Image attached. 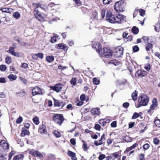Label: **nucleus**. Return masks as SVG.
Instances as JSON below:
<instances>
[{"label": "nucleus", "mask_w": 160, "mask_h": 160, "mask_svg": "<svg viewBox=\"0 0 160 160\" xmlns=\"http://www.w3.org/2000/svg\"><path fill=\"white\" fill-rule=\"evenodd\" d=\"M149 99L148 97L145 94L141 95L139 97L138 100L139 103L136 107L137 108H139L141 106H145L148 105L149 102Z\"/></svg>", "instance_id": "nucleus-1"}, {"label": "nucleus", "mask_w": 160, "mask_h": 160, "mask_svg": "<svg viewBox=\"0 0 160 160\" xmlns=\"http://www.w3.org/2000/svg\"><path fill=\"white\" fill-rule=\"evenodd\" d=\"M126 3L122 1L116 2L114 5V8L118 12H122L124 11Z\"/></svg>", "instance_id": "nucleus-2"}, {"label": "nucleus", "mask_w": 160, "mask_h": 160, "mask_svg": "<svg viewBox=\"0 0 160 160\" xmlns=\"http://www.w3.org/2000/svg\"><path fill=\"white\" fill-rule=\"evenodd\" d=\"M115 17L110 10H107L106 15V20L107 21L111 23H115Z\"/></svg>", "instance_id": "nucleus-3"}, {"label": "nucleus", "mask_w": 160, "mask_h": 160, "mask_svg": "<svg viewBox=\"0 0 160 160\" xmlns=\"http://www.w3.org/2000/svg\"><path fill=\"white\" fill-rule=\"evenodd\" d=\"M115 23H121L126 21V17L123 15L119 14L115 17Z\"/></svg>", "instance_id": "nucleus-4"}, {"label": "nucleus", "mask_w": 160, "mask_h": 160, "mask_svg": "<svg viewBox=\"0 0 160 160\" xmlns=\"http://www.w3.org/2000/svg\"><path fill=\"white\" fill-rule=\"evenodd\" d=\"M103 52L102 54L107 58H110L112 55V52L111 50L109 48H103Z\"/></svg>", "instance_id": "nucleus-5"}, {"label": "nucleus", "mask_w": 160, "mask_h": 160, "mask_svg": "<svg viewBox=\"0 0 160 160\" xmlns=\"http://www.w3.org/2000/svg\"><path fill=\"white\" fill-rule=\"evenodd\" d=\"M123 53V48L121 47H118L115 49V56L117 58L120 57Z\"/></svg>", "instance_id": "nucleus-6"}, {"label": "nucleus", "mask_w": 160, "mask_h": 160, "mask_svg": "<svg viewBox=\"0 0 160 160\" xmlns=\"http://www.w3.org/2000/svg\"><path fill=\"white\" fill-rule=\"evenodd\" d=\"M32 93L33 96L37 95H42L43 94L41 89L38 86L32 89Z\"/></svg>", "instance_id": "nucleus-7"}, {"label": "nucleus", "mask_w": 160, "mask_h": 160, "mask_svg": "<svg viewBox=\"0 0 160 160\" xmlns=\"http://www.w3.org/2000/svg\"><path fill=\"white\" fill-rule=\"evenodd\" d=\"M34 13L36 18L39 21H41L43 17L41 13L38 8H35L34 9Z\"/></svg>", "instance_id": "nucleus-8"}, {"label": "nucleus", "mask_w": 160, "mask_h": 160, "mask_svg": "<svg viewBox=\"0 0 160 160\" xmlns=\"http://www.w3.org/2000/svg\"><path fill=\"white\" fill-rule=\"evenodd\" d=\"M29 153L34 157H38L40 158H43V155L38 151L32 150L29 152Z\"/></svg>", "instance_id": "nucleus-9"}, {"label": "nucleus", "mask_w": 160, "mask_h": 160, "mask_svg": "<svg viewBox=\"0 0 160 160\" xmlns=\"http://www.w3.org/2000/svg\"><path fill=\"white\" fill-rule=\"evenodd\" d=\"M53 90L57 92H59L62 88V85L60 83L57 84L51 88Z\"/></svg>", "instance_id": "nucleus-10"}, {"label": "nucleus", "mask_w": 160, "mask_h": 160, "mask_svg": "<svg viewBox=\"0 0 160 160\" xmlns=\"http://www.w3.org/2000/svg\"><path fill=\"white\" fill-rule=\"evenodd\" d=\"M147 73V72L146 71L140 70L137 72L136 76L140 77H142L145 76Z\"/></svg>", "instance_id": "nucleus-11"}, {"label": "nucleus", "mask_w": 160, "mask_h": 160, "mask_svg": "<svg viewBox=\"0 0 160 160\" xmlns=\"http://www.w3.org/2000/svg\"><path fill=\"white\" fill-rule=\"evenodd\" d=\"M0 145L4 149H7L9 148V144L5 140L1 141L0 142Z\"/></svg>", "instance_id": "nucleus-12"}, {"label": "nucleus", "mask_w": 160, "mask_h": 160, "mask_svg": "<svg viewBox=\"0 0 160 160\" xmlns=\"http://www.w3.org/2000/svg\"><path fill=\"white\" fill-rule=\"evenodd\" d=\"M14 48L13 47H10L9 48L8 50V51L7 52H8L10 53L12 55L16 56V57H19V54L18 52H14Z\"/></svg>", "instance_id": "nucleus-13"}, {"label": "nucleus", "mask_w": 160, "mask_h": 160, "mask_svg": "<svg viewBox=\"0 0 160 160\" xmlns=\"http://www.w3.org/2000/svg\"><path fill=\"white\" fill-rule=\"evenodd\" d=\"M36 8H38H38H40L42 10L45 11L46 9L47 8L46 5L45 4H42V2H40L38 3H37L36 4Z\"/></svg>", "instance_id": "nucleus-14"}, {"label": "nucleus", "mask_w": 160, "mask_h": 160, "mask_svg": "<svg viewBox=\"0 0 160 160\" xmlns=\"http://www.w3.org/2000/svg\"><path fill=\"white\" fill-rule=\"evenodd\" d=\"M68 46L63 43H59L58 45L57 48L58 49H62L64 51L68 49Z\"/></svg>", "instance_id": "nucleus-15"}, {"label": "nucleus", "mask_w": 160, "mask_h": 160, "mask_svg": "<svg viewBox=\"0 0 160 160\" xmlns=\"http://www.w3.org/2000/svg\"><path fill=\"white\" fill-rule=\"evenodd\" d=\"M152 104L151 106L150 110L148 111L149 112L150 110H153L154 109V107H156L157 105V103L156 98H154L152 101Z\"/></svg>", "instance_id": "nucleus-16"}, {"label": "nucleus", "mask_w": 160, "mask_h": 160, "mask_svg": "<svg viewBox=\"0 0 160 160\" xmlns=\"http://www.w3.org/2000/svg\"><path fill=\"white\" fill-rule=\"evenodd\" d=\"M91 112V113L94 115H99L100 113V109L98 108H95L92 109Z\"/></svg>", "instance_id": "nucleus-17"}, {"label": "nucleus", "mask_w": 160, "mask_h": 160, "mask_svg": "<svg viewBox=\"0 0 160 160\" xmlns=\"http://www.w3.org/2000/svg\"><path fill=\"white\" fill-rule=\"evenodd\" d=\"M39 131L41 133L44 134L47 133L46 127L45 125H41L39 128Z\"/></svg>", "instance_id": "nucleus-18"}, {"label": "nucleus", "mask_w": 160, "mask_h": 160, "mask_svg": "<svg viewBox=\"0 0 160 160\" xmlns=\"http://www.w3.org/2000/svg\"><path fill=\"white\" fill-rule=\"evenodd\" d=\"M68 154L70 157H72V160H77V158L76 157V154L75 153L69 151L68 152Z\"/></svg>", "instance_id": "nucleus-19"}, {"label": "nucleus", "mask_w": 160, "mask_h": 160, "mask_svg": "<svg viewBox=\"0 0 160 160\" xmlns=\"http://www.w3.org/2000/svg\"><path fill=\"white\" fill-rule=\"evenodd\" d=\"M65 105V103L63 102H59L58 100H54V105L56 106L60 107L62 106V107L63 106Z\"/></svg>", "instance_id": "nucleus-20"}, {"label": "nucleus", "mask_w": 160, "mask_h": 160, "mask_svg": "<svg viewBox=\"0 0 160 160\" xmlns=\"http://www.w3.org/2000/svg\"><path fill=\"white\" fill-rule=\"evenodd\" d=\"M97 45H98V47H97L98 48L96 49V50L100 54L102 55V52L101 50L102 46L99 42H97Z\"/></svg>", "instance_id": "nucleus-21"}, {"label": "nucleus", "mask_w": 160, "mask_h": 160, "mask_svg": "<svg viewBox=\"0 0 160 160\" xmlns=\"http://www.w3.org/2000/svg\"><path fill=\"white\" fill-rule=\"evenodd\" d=\"M104 119H102L100 120L99 121V123L102 125L103 126H104L106 125L107 122H110L109 119H107L106 121H104Z\"/></svg>", "instance_id": "nucleus-22"}, {"label": "nucleus", "mask_w": 160, "mask_h": 160, "mask_svg": "<svg viewBox=\"0 0 160 160\" xmlns=\"http://www.w3.org/2000/svg\"><path fill=\"white\" fill-rule=\"evenodd\" d=\"M154 30L157 32H158L160 31V23L159 22L156 23L154 26Z\"/></svg>", "instance_id": "nucleus-23"}, {"label": "nucleus", "mask_w": 160, "mask_h": 160, "mask_svg": "<svg viewBox=\"0 0 160 160\" xmlns=\"http://www.w3.org/2000/svg\"><path fill=\"white\" fill-rule=\"evenodd\" d=\"M8 78L11 81H12L16 79L17 76L15 75L12 74H10L8 76Z\"/></svg>", "instance_id": "nucleus-24"}, {"label": "nucleus", "mask_w": 160, "mask_h": 160, "mask_svg": "<svg viewBox=\"0 0 160 160\" xmlns=\"http://www.w3.org/2000/svg\"><path fill=\"white\" fill-rule=\"evenodd\" d=\"M119 156L118 152H115L111 154V157L113 160H114L116 158H117Z\"/></svg>", "instance_id": "nucleus-25"}, {"label": "nucleus", "mask_w": 160, "mask_h": 160, "mask_svg": "<svg viewBox=\"0 0 160 160\" xmlns=\"http://www.w3.org/2000/svg\"><path fill=\"white\" fill-rule=\"evenodd\" d=\"M107 10L106 9H102L101 11V19H103L105 17V15L106 14V11Z\"/></svg>", "instance_id": "nucleus-26"}, {"label": "nucleus", "mask_w": 160, "mask_h": 160, "mask_svg": "<svg viewBox=\"0 0 160 160\" xmlns=\"http://www.w3.org/2000/svg\"><path fill=\"white\" fill-rule=\"evenodd\" d=\"M138 145V144L136 143L133 144L132 146H131L130 147L127 148L126 149V151L127 152H129L132 150L134 149L135 148H136Z\"/></svg>", "instance_id": "nucleus-27"}, {"label": "nucleus", "mask_w": 160, "mask_h": 160, "mask_svg": "<svg viewBox=\"0 0 160 160\" xmlns=\"http://www.w3.org/2000/svg\"><path fill=\"white\" fill-rule=\"evenodd\" d=\"M54 56H48L46 57V60L47 62H50L53 61L54 60Z\"/></svg>", "instance_id": "nucleus-28"}, {"label": "nucleus", "mask_w": 160, "mask_h": 160, "mask_svg": "<svg viewBox=\"0 0 160 160\" xmlns=\"http://www.w3.org/2000/svg\"><path fill=\"white\" fill-rule=\"evenodd\" d=\"M55 118L58 119H59L61 120L62 119V120H63V118L61 114H57L55 115V116L53 117V119H54Z\"/></svg>", "instance_id": "nucleus-29"}, {"label": "nucleus", "mask_w": 160, "mask_h": 160, "mask_svg": "<svg viewBox=\"0 0 160 160\" xmlns=\"http://www.w3.org/2000/svg\"><path fill=\"white\" fill-rule=\"evenodd\" d=\"M137 92L135 91L134 92L132 93V97L133 100L134 101L136 100L137 99Z\"/></svg>", "instance_id": "nucleus-30"}, {"label": "nucleus", "mask_w": 160, "mask_h": 160, "mask_svg": "<svg viewBox=\"0 0 160 160\" xmlns=\"http://www.w3.org/2000/svg\"><path fill=\"white\" fill-rule=\"evenodd\" d=\"M29 133V131L26 129H23L21 133L22 136H24L26 135H28Z\"/></svg>", "instance_id": "nucleus-31"}, {"label": "nucleus", "mask_w": 160, "mask_h": 160, "mask_svg": "<svg viewBox=\"0 0 160 160\" xmlns=\"http://www.w3.org/2000/svg\"><path fill=\"white\" fill-rule=\"evenodd\" d=\"M132 31L133 33L135 34H137L138 32L139 29L136 27L134 26L132 28Z\"/></svg>", "instance_id": "nucleus-32"}, {"label": "nucleus", "mask_w": 160, "mask_h": 160, "mask_svg": "<svg viewBox=\"0 0 160 160\" xmlns=\"http://www.w3.org/2000/svg\"><path fill=\"white\" fill-rule=\"evenodd\" d=\"M11 9V8H0V10L5 12H9Z\"/></svg>", "instance_id": "nucleus-33"}, {"label": "nucleus", "mask_w": 160, "mask_h": 160, "mask_svg": "<svg viewBox=\"0 0 160 160\" xmlns=\"http://www.w3.org/2000/svg\"><path fill=\"white\" fill-rule=\"evenodd\" d=\"M26 93L25 91H21L18 92L17 94L18 96L22 97L24 96Z\"/></svg>", "instance_id": "nucleus-34"}, {"label": "nucleus", "mask_w": 160, "mask_h": 160, "mask_svg": "<svg viewBox=\"0 0 160 160\" xmlns=\"http://www.w3.org/2000/svg\"><path fill=\"white\" fill-rule=\"evenodd\" d=\"M33 121L34 123L36 125H38L39 123V119L38 117L35 116L33 119Z\"/></svg>", "instance_id": "nucleus-35"}, {"label": "nucleus", "mask_w": 160, "mask_h": 160, "mask_svg": "<svg viewBox=\"0 0 160 160\" xmlns=\"http://www.w3.org/2000/svg\"><path fill=\"white\" fill-rule=\"evenodd\" d=\"M20 16V14L18 12H16L13 14V17L14 18L18 19Z\"/></svg>", "instance_id": "nucleus-36"}, {"label": "nucleus", "mask_w": 160, "mask_h": 160, "mask_svg": "<svg viewBox=\"0 0 160 160\" xmlns=\"http://www.w3.org/2000/svg\"><path fill=\"white\" fill-rule=\"evenodd\" d=\"M152 47V44L150 43H148L146 47V50L147 51H149Z\"/></svg>", "instance_id": "nucleus-37"}, {"label": "nucleus", "mask_w": 160, "mask_h": 160, "mask_svg": "<svg viewBox=\"0 0 160 160\" xmlns=\"http://www.w3.org/2000/svg\"><path fill=\"white\" fill-rule=\"evenodd\" d=\"M53 120L56 123L60 125H61L62 124V122L63 121V120H61L60 119H56L55 118V119H54Z\"/></svg>", "instance_id": "nucleus-38"}, {"label": "nucleus", "mask_w": 160, "mask_h": 160, "mask_svg": "<svg viewBox=\"0 0 160 160\" xmlns=\"http://www.w3.org/2000/svg\"><path fill=\"white\" fill-rule=\"evenodd\" d=\"M154 122L157 127H160V120H156L154 121Z\"/></svg>", "instance_id": "nucleus-39"}, {"label": "nucleus", "mask_w": 160, "mask_h": 160, "mask_svg": "<svg viewBox=\"0 0 160 160\" xmlns=\"http://www.w3.org/2000/svg\"><path fill=\"white\" fill-rule=\"evenodd\" d=\"M145 69L147 71H149L150 69V65L149 63H147L144 66Z\"/></svg>", "instance_id": "nucleus-40"}, {"label": "nucleus", "mask_w": 160, "mask_h": 160, "mask_svg": "<svg viewBox=\"0 0 160 160\" xmlns=\"http://www.w3.org/2000/svg\"><path fill=\"white\" fill-rule=\"evenodd\" d=\"M93 82L94 84L98 85L99 83L100 82L98 79L96 78H94L93 79Z\"/></svg>", "instance_id": "nucleus-41"}, {"label": "nucleus", "mask_w": 160, "mask_h": 160, "mask_svg": "<svg viewBox=\"0 0 160 160\" xmlns=\"http://www.w3.org/2000/svg\"><path fill=\"white\" fill-rule=\"evenodd\" d=\"M76 79L75 78H73L70 81V82L71 84L75 86L76 84Z\"/></svg>", "instance_id": "nucleus-42"}, {"label": "nucleus", "mask_w": 160, "mask_h": 160, "mask_svg": "<svg viewBox=\"0 0 160 160\" xmlns=\"http://www.w3.org/2000/svg\"><path fill=\"white\" fill-rule=\"evenodd\" d=\"M54 134L57 138H59L61 136V134L60 133L57 131H54Z\"/></svg>", "instance_id": "nucleus-43"}, {"label": "nucleus", "mask_w": 160, "mask_h": 160, "mask_svg": "<svg viewBox=\"0 0 160 160\" xmlns=\"http://www.w3.org/2000/svg\"><path fill=\"white\" fill-rule=\"evenodd\" d=\"M112 2V0H103V3L104 4H109Z\"/></svg>", "instance_id": "nucleus-44"}, {"label": "nucleus", "mask_w": 160, "mask_h": 160, "mask_svg": "<svg viewBox=\"0 0 160 160\" xmlns=\"http://www.w3.org/2000/svg\"><path fill=\"white\" fill-rule=\"evenodd\" d=\"M150 147L148 143H145L142 146V147L145 150L148 149Z\"/></svg>", "instance_id": "nucleus-45"}, {"label": "nucleus", "mask_w": 160, "mask_h": 160, "mask_svg": "<svg viewBox=\"0 0 160 160\" xmlns=\"http://www.w3.org/2000/svg\"><path fill=\"white\" fill-rule=\"evenodd\" d=\"M153 143L156 145L158 144L160 142L159 140L157 138L153 139Z\"/></svg>", "instance_id": "nucleus-46"}, {"label": "nucleus", "mask_w": 160, "mask_h": 160, "mask_svg": "<svg viewBox=\"0 0 160 160\" xmlns=\"http://www.w3.org/2000/svg\"><path fill=\"white\" fill-rule=\"evenodd\" d=\"M6 69V66L5 65H0V70L2 71H5Z\"/></svg>", "instance_id": "nucleus-47"}, {"label": "nucleus", "mask_w": 160, "mask_h": 160, "mask_svg": "<svg viewBox=\"0 0 160 160\" xmlns=\"http://www.w3.org/2000/svg\"><path fill=\"white\" fill-rule=\"evenodd\" d=\"M22 120V118L20 116L18 118L16 121V122L18 124H19L20 123Z\"/></svg>", "instance_id": "nucleus-48"}, {"label": "nucleus", "mask_w": 160, "mask_h": 160, "mask_svg": "<svg viewBox=\"0 0 160 160\" xmlns=\"http://www.w3.org/2000/svg\"><path fill=\"white\" fill-rule=\"evenodd\" d=\"M139 50V47L137 45H135L133 47V51L136 52L138 51Z\"/></svg>", "instance_id": "nucleus-49"}, {"label": "nucleus", "mask_w": 160, "mask_h": 160, "mask_svg": "<svg viewBox=\"0 0 160 160\" xmlns=\"http://www.w3.org/2000/svg\"><path fill=\"white\" fill-rule=\"evenodd\" d=\"M57 41L56 36H53L51 38L50 41L52 43H54L55 42Z\"/></svg>", "instance_id": "nucleus-50"}, {"label": "nucleus", "mask_w": 160, "mask_h": 160, "mask_svg": "<svg viewBox=\"0 0 160 160\" xmlns=\"http://www.w3.org/2000/svg\"><path fill=\"white\" fill-rule=\"evenodd\" d=\"M11 58L10 57H7L6 58V62L8 64H9L11 62Z\"/></svg>", "instance_id": "nucleus-51"}, {"label": "nucleus", "mask_w": 160, "mask_h": 160, "mask_svg": "<svg viewBox=\"0 0 160 160\" xmlns=\"http://www.w3.org/2000/svg\"><path fill=\"white\" fill-rule=\"evenodd\" d=\"M21 155H18L14 157L13 158V160H19L21 158Z\"/></svg>", "instance_id": "nucleus-52"}, {"label": "nucleus", "mask_w": 160, "mask_h": 160, "mask_svg": "<svg viewBox=\"0 0 160 160\" xmlns=\"http://www.w3.org/2000/svg\"><path fill=\"white\" fill-rule=\"evenodd\" d=\"M105 155L103 154H101L99 155L98 157L99 160H102L105 158Z\"/></svg>", "instance_id": "nucleus-53"}, {"label": "nucleus", "mask_w": 160, "mask_h": 160, "mask_svg": "<svg viewBox=\"0 0 160 160\" xmlns=\"http://www.w3.org/2000/svg\"><path fill=\"white\" fill-rule=\"evenodd\" d=\"M95 128L97 130H100L101 129L100 126L98 124H96L94 126Z\"/></svg>", "instance_id": "nucleus-54"}, {"label": "nucleus", "mask_w": 160, "mask_h": 160, "mask_svg": "<svg viewBox=\"0 0 160 160\" xmlns=\"http://www.w3.org/2000/svg\"><path fill=\"white\" fill-rule=\"evenodd\" d=\"M139 116V114H138V113H137V112H135L133 114L132 117V119H135L137 118H138Z\"/></svg>", "instance_id": "nucleus-55"}, {"label": "nucleus", "mask_w": 160, "mask_h": 160, "mask_svg": "<svg viewBox=\"0 0 160 160\" xmlns=\"http://www.w3.org/2000/svg\"><path fill=\"white\" fill-rule=\"evenodd\" d=\"M139 12L140 13V16H143L145 14V11L144 10L142 9H140Z\"/></svg>", "instance_id": "nucleus-56"}, {"label": "nucleus", "mask_w": 160, "mask_h": 160, "mask_svg": "<svg viewBox=\"0 0 160 160\" xmlns=\"http://www.w3.org/2000/svg\"><path fill=\"white\" fill-rule=\"evenodd\" d=\"M142 39L145 43H147L148 42L149 38L148 37L144 36L142 37Z\"/></svg>", "instance_id": "nucleus-57"}, {"label": "nucleus", "mask_w": 160, "mask_h": 160, "mask_svg": "<svg viewBox=\"0 0 160 160\" xmlns=\"http://www.w3.org/2000/svg\"><path fill=\"white\" fill-rule=\"evenodd\" d=\"M36 55L37 57L41 59H42L43 58V55L42 53H38L36 54Z\"/></svg>", "instance_id": "nucleus-58"}, {"label": "nucleus", "mask_w": 160, "mask_h": 160, "mask_svg": "<svg viewBox=\"0 0 160 160\" xmlns=\"http://www.w3.org/2000/svg\"><path fill=\"white\" fill-rule=\"evenodd\" d=\"M139 159L140 160H145L144 154L141 153L139 155Z\"/></svg>", "instance_id": "nucleus-59"}, {"label": "nucleus", "mask_w": 160, "mask_h": 160, "mask_svg": "<svg viewBox=\"0 0 160 160\" xmlns=\"http://www.w3.org/2000/svg\"><path fill=\"white\" fill-rule=\"evenodd\" d=\"M129 103L128 102H126L123 104L122 106L123 107L125 108H127L129 107Z\"/></svg>", "instance_id": "nucleus-60"}, {"label": "nucleus", "mask_w": 160, "mask_h": 160, "mask_svg": "<svg viewBox=\"0 0 160 160\" xmlns=\"http://www.w3.org/2000/svg\"><path fill=\"white\" fill-rule=\"evenodd\" d=\"M111 126L112 127H116L117 126V123L116 121H114L112 122L111 124Z\"/></svg>", "instance_id": "nucleus-61"}, {"label": "nucleus", "mask_w": 160, "mask_h": 160, "mask_svg": "<svg viewBox=\"0 0 160 160\" xmlns=\"http://www.w3.org/2000/svg\"><path fill=\"white\" fill-rule=\"evenodd\" d=\"M28 65L26 63H23L21 65V67L22 68H26L28 67Z\"/></svg>", "instance_id": "nucleus-62"}, {"label": "nucleus", "mask_w": 160, "mask_h": 160, "mask_svg": "<svg viewBox=\"0 0 160 160\" xmlns=\"http://www.w3.org/2000/svg\"><path fill=\"white\" fill-rule=\"evenodd\" d=\"M70 143L73 145H75L76 144L75 140L74 138H72L70 140Z\"/></svg>", "instance_id": "nucleus-63"}, {"label": "nucleus", "mask_w": 160, "mask_h": 160, "mask_svg": "<svg viewBox=\"0 0 160 160\" xmlns=\"http://www.w3.org/2000/svg\"><path fill=\"white\" fill-rule=\"evenodd\" d=\"M47 160H55V158L52 155H51L49 156Z\"/></svg>", "instance_id": "nucleus-64"}]
</instances>
